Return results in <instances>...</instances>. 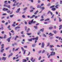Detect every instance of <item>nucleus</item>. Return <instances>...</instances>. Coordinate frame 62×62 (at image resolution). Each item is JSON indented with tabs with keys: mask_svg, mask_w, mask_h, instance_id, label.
Instances as JSON below:
<instances>
[{
	"mask_svg": "<svg viewBox=\"0 0 62 62\" xmlns=\"http://www.w3.org/2000/svg\"><path fill=\"white\" fill-rule=\"evenodd\" d=\"M7 2V1H6L4 2V4H5L4 5V7H7L8 8H10V5H8V6H7V5H6V4H7V3H6Z\"/></svg>",
	"mask_w": 62,
	"mask_h": 62,
	"instance_id": "nucleus-1",
	"label": "nucleus"
},
{
	"mask_svg": "<svg viewBox=\"0 0 62 62\" xmlns=\"http://www.w3.org/2000/svg\"><path fill=\"white\" fill-rule=\"evenodd\" d=\"M55 53L54 51L51 52L50 55H55Z\"/></svg>",
	"mask_w": 62,
	"mask_h": 62,
	"instance_id": "nucleus-2",
	"label": "nucleus"
},
{
	"mask_svg": "<svg viewBox=\"0 0 62 62\" xmlns=\"http://www.w3.org/2000/svg\"><path fill=\"white\" fill-rule=\"evenodd\" d=\"M35 17V18L36 19V18H38V16H35V15H33L32 16L30 17L31 18H33V17Z\"/></svg>",
	"mask_w": 62,
	"mask_h": 62,
	"instance_id": "nucleus-3",
	"label": "nucleus"
},
{
	"mask_svg": "<svg viewBox=\"0 0 62 62\" xmlns=\"http://www.w3.org/2000/svg\"><path fill=\"white\" fill-rule=\"evenodd\" d=\"M45 45V44L43 42H42V48H44V45Z\"/></svg>",
	"mask_w": 62,
	"mask_h": 62,
	"instance_id": "nucleus-4",
	"label": "nucleus"
},
{
	"mask_svg": "<svg viewBox=\"0 0 62 62\" xmlns=\"http://www.w3.org/2000/svg\"><path fill=\"white\" fill-rule=\"evenodd\" d=\"M3 10H4V11H7V10H8V8H4L3 9Z\"/></svg>",
	"mask_w": 62,
	"mask_h": 62,
	"instance_id": "nucleus-5",
	"label": "nucleus"
},
{
	"mask_svg": "<svg viewBox=\"0 0 62 62\" xmlns=\"http://www.w3.org/2000/svg\"><path fill=\"white\" fill-rule=\"evenodd\" d=\"M20 10V8H19L17 10V11H16V13H18V12H19Z\"/></svg>",
	"mask_w": 62,
	"mask_h": 62,
	"instance_id": "nucleus-6",
	"label": "nucleus"
},
{
	"mask_svg": "<svg viewBox=\"0 0 62 62\" xmlns=\"http://www.w3.org/2000/svg\"><path fill=\"white\" fill-rule=\"evenodd\" d=\"M33 22V20H31V21H29V23L30 24H31L32 23V22Z\"/></svg>",
	"mask_w": 62,
	"mask_h": 62,
	"instance_id": "nucleus-7",
	"label": "nucleus"
},
{
	"mask_svg": "<svg viewBox=\"0 0 62 62\" xmlns=\"http://www.w3.org/2000/svg\"><path fill=\"white\" fill-rule=\"evenodd\" d=\"M11 37H10L7 40L8 42H10V39H11Z\"/></svg>",
	"mask_w": 62,
	"mask_h": 62,
	"instance_id": "nucleus-8",
	"label": "nucleus"
},
{
	"mask_svg": "<svg viewBox=\"0 0 62 62\" xmlns=\"http://www.w3.org/2000/svg\"><path fill=\"white\" fill-rule=\"evenodd\" d=\"M53 32H54V34H56V33H57V31H55V30L53 31Z\"/></svg>",
	"mask_w": 62,
	"mask_h": 62,
	"instance_id": "nucleus-9",
	"label": "nucleus"
},
{
	"mask_svg": "<svg viewBox=\"0 0 62 62\" xmlns=\"http://www.w3.org/2000/svg\"><path fill=\"white\" fill-rule=\"evenodd\" d=\"M18 28H20V27L17 26L15 28V29L16 30H17V29Z\"/></svg>",
	"mask_w": 62,
	"mask_h": 62,
	"instance_id": "nucleus-10",
	"label": "nucleus"
},
{
	"mask_svg": "<svg viewBox=\"0 0 62 62\" xmlns=\"http://www.w3.org/2000/svg\"><path fill=\"white\" fill-rule=\"evenodd\" d=\"M33 58H31V61H32V62H34V61H35V60H33Z\"/></svg>",
	"mask_w": 62,
	"mask_h": 62,
	"instance_id": "nucleus-11",
	"label": "nucleus"
},
{
	"mask_svg": "<svg viewBox=\"0 0 62 62\" xmlns=\"http://www.w3.org/2000/svg\"><path fill=\"white\" fill-rule=\"evenodd\" d=\"M41 9H42V10H44V9H45V8L44 7H42L41 8Z\"/></svg>",
	"mask_w": 62,
	"mask_h": 62,
	"instance_id": "nucleus-12",
	"label": "nucleus"
},
{
	"mask_svg": "<svg viewBox=\"0 0 62 62\" xmlns=\"http://www.w3.org/2000/svg\"><path fill=\"white\" fill-rule=\"evenodd\" d=\"M50 48H52V47H54V46L53 45H50L49 46Z\"/></svg>",
	"mask_w": 62,
	"mask_h": 62,
	"instance_id": "nucleus-13",
	"label": "nucleus"
},
{
	"mask_svg": "<svg viewBox=\"0 0 62 62\" xmlns=\"http://www.w3.org/2000/svg\"><path fill=\"white\" fill-rule=\"evenodd\" d=\"M23 62H25L26 61V60L25 59H23L22 60Z\"/></svg>",
	"mask_w": 62,
	"mask_h": 62,
	"instance_id": "nucleus-14",
	"label": "nucleus"
},
{
	"mask_svg": "<svg viewBox=\"0 0 62 62\" xmlns=\"http://www.w3.org/2000/svg\"><path fill=\"white\" fill-rule=\"evenodd\" d=\"M62 25H61L59 26V30H60L61 28H62Z\"/></svg>",
	"mask_w": 62,
	"mask_h": 62,
	"instance_id": "nucleus-15",
	"label": "nucleus"
},
{
	"mask_svg": "<svg viewBox=\"0 0 62 62\" xmlns=\"http://www.w3.org/2000/svg\"><path fill=\"white\" fill-rule=\"evenodd\" d=\"M2 60H5L6 59V58L5 57H3L2 58Z\"/></svg>",
	"mask_w": 62,
	"mask_h": 62,
	"instance_id": "nucleus-16",
	"label": "nucleus"
},
{
	"mask_svg": "<svg viewBox=\"0 0 62 62\" xmlns=\"http://www.w3.org/2000/svg\"><path fill=\"white\" fill-rule=\"evenodd\" d=\"M40 31L43 32V31H44V28H43L42 29H41L40 30Z\"/></svg>",
	"mask_w": 62,
	"mask_h": 62,
	"instance_id": "nucleus-17",
	"label": "nucleus"
},
{
	"mask_svg": "<svg viewBox=\"0 0 62 62\" xmlns=\"http://www.w3.org/2000/svg\"><path fill=\"white\" fill-rule=\"evenodd\" d=\"M19 36H18L17 35L16 36V37L15 38V40H16V39H17V38H18Z\"/></svg>",
	"mask_w": 62,
	"mask_h": 62,
	"instance_id": "nucleus-18",
	"label": "nucleus"
},
{
	"mask_svg": "<svg viewBox=\"0 0 62 62\" xmlns=\"http://www.w3.org/2000/svg\"><path fill=\"white\" fill-rule=\"evenodd\" d=\"M55 8H53L52 9V10H53V11H54V10H55Z\"/></svg>",
	"mask_w": 62,
	"mask_h": 62,
	"instance_id": "nucleus-19",
	"label": "nucleus"
},
{
	"mask_svg": "<svg viewBox=\"0 0 62 62\" xmlns=\"http://www.w3.org/2000/svg\"><path fill=\"white\" fill-rule=\"evenodd\" d=\"M26 34L28 35H30L31 34V33H28L27 32V33Z\"/></svg>",
	"mask_w": 62,
	"mask_h": 62,
	"instance_id": "nucleus-20",
	"label": "nucleus"
},
{
	"mask_svg": "<svg viewBox=\"0 0 62 62\" xmlns=\"http://www.w3.org/2000/svg\"><path fill=\"white\" fill-rule=\"evenodd\" d=\"M28 40L29 41H32V38H31L30 39H28Z\"/></svg>",
	"mask_w": 62,
	"mask_h": 62,
	"instance_id": "nucleus-21",
	"label": "nucleus"
},
{
	"mask_svg": "<svg viewBox=\"0 0 62 62\" xmlns=\"http://www.w3.org/2000/svg\"><path fill=\"white\" fill-rule=\"evenodd\" d=\"M7 12L8 13H10V11L9 10H8L7 11Z\"/></svg>",
	"mask_w": 62,
	"mask_h": 62,
	"instance_id": "nucleus-22",
	"label": "nucleus"
},
{
	"mask_svg": "<svg viewBox=\"0 0 62 62\" xmlns=\"http://www.w3.org/2000/svg\"><path fill=\"white\" fill-rule=\"evenodd\" d=\"M14 16V15H10V18H12V17H13Z\"/></svg>",
	"mask_w": 62,
	"mask_h": 62,
	"instance_id": "nucleus-23",
	"label": "nucleus"
},
{
	"mask_svg": "<svg viewBox=\"0 0 62 62\" xmlns=\"http://www.w3.org/2000/svg\"><path fill=\"white\" fill-rule=\"evenodd\" d=\"M59 22H61V21H62V20L61 19V18H59Z\"/></svg>",
	"mask_w": 62,
	"mask_h": 62,
	"instance_id": "nucleus-24",
	"label": "nucleus"
},
{
	"mask_svg": "<svg viewBox=\"0 0 62 62\" xmlns=\"http://www.w3.org/2000/svg\"><path fill=\"white\" fill-rule=\"evenodd\" d=\"M19 49V47H18L17 48H16V50H15V52H16V51H18V49Z\"/></svg>",
	"mask_w": 62,
	"mask_h": 62,
	"instance_id": "nucleus-25",
	"label": "nucleus"
},
{
	"mask_svg": "<svg viewBox=\"0 0 62 62\" xmlns=\"http://www.w3.org/2000/svg\"><path fill=\"white\" fill-rule=\"evenodd\" d=\"M4 49H1L0 50L1 52V53H2V52H3V51H4Z\"/></svg>",
	"mask_w": 62,
	"mask_h": 62,
	"instance_id": "nucleus-26",
	"label": "nucleus"
},
{
	"mask_svg": "<svg viewBox=\"0 0 62 62\" xmlns=\"http://www.w3.org/2000/svg\"><path fill=\"white\" fill-rule=\"evenodd\" d=\"M50 13V14H51V15H52V12H51V11H49L48 12V13Z\"/></svg>",
	"mask_w": 62,
	"mask_h": 62,
	"instance_id": "nucleus-27",
	"label": "nucleus"
},
{
	"mask_svg": "<svg viewBox=\"0 0 62 62\" xmlns=\"http://www.w3.org/2000/svg\"><path fill=\"white\" fill-rule=\"evenodd\" d=\"M21 49L22 50V51H24V49H23V48L22 47H21Z\"/></svg>",
	"mask_w": 62,
	"mask_h": 62,
	"instance_id": "nucleus-28",
	"label": "nucleus"
},
{
	"mask_svg": "<svg viewBox=\"0 0 62 62\" xmlns=\"http://www.w3.org/2000/svg\"><path fill=\"white\" fill-rule=\"evenodd\" d=\"M50 45V43H48L47 45V46H49Z\"/></svg>",
	"mask_w": 62,
	"mask_h": 62,
	"instance_id": "nucleus-29",
	"label": "nucleus"
},
{
	"mask_svg": "<svg viewBox=\"0 0 62 62\" xmlns=\"http://www.w3.org/2000/svg\"><path fill=\"white\" fill-rule=\"evenodd\" d=\"M59 6V5H56V6L55 7L57 8H58V7Z\"/></svg>",
	"mask_w": 62,
	"mask_h": 62,
	"instance_id": "nucleus-30",
	"label": "nucleus"
},
{
	"mask_svg": "<svg viewBox=\"0 0 62 62\" xmlns=\"http://www.w3.org/2000/svg\"><path fill=\"white\" fill-rule=\"evenodd\" d=\"M44 5V4H43V3H42L41 4V6H40V8L41 7V6H43Z\"/></svg>",
	"mask_w": 62,
	"mask_h": 62,
	"instance_id": "nucleus-31",
	"label": "nucleus"
},
{
	"mask_svg": "<svg viewBox=\"0 0 62 62\" xmlns=\"http://www.w3.org/2000/svg\"><path fill=\"white\" fill-rule=\"evenodd\" d=\"M13 2H14V3H17V1H15V0H13Z\"/></svg>",
	"mask_w": 62,
	"mask_h": 62,
	"instance_id": "nucleus-32",
	"label": "nucleus"
},
{
	"mask_svg": "<svg viewBox=\"0 0 62 62\" xmlns=\"http://www.w3.org/2000/svg\"><path fill=\"white\" fill-rule=\"evenodd\" d=\"M38 11H36V12H35L34 13V14H37V13L38 12Z\"/></svg>",
	"mask_w": 62,
	"mask_h": 62,
	"instance_id": "nucleus-33",
	"label": "nucleus"
},
{
	"mask_svg": "<svg viewBox=\"0 0 62 62\" xmlns=\"http://www.w3.org/2000/svg\"><path fill=\"white\" fill-rule=\"evenodd\" d=\"M50 20L49 18H47L45 20V21H49Z\"/></svg>",
	"mask_w": 62,
	"mask_h": 62,
	"instance_id": "nucleus-34",
	"label": "nucleus"
},
{
	"mask_svg": "<svg viewBox=\"0 0 62 62\" xmlns=\"http://www.w3.org/2000/svg\"><path fill=\"white\" fill-rule=\"evenodd\" d=\"M53 27H50L49 28V29H50V30L52 29H53Z\"/></svg>",
	"mask_w": 62,
	"mask_h": 62,
	"instance_id": "nucleus-35",
	"label": "nucleus"
},
{
	"mask_svg": "<svg viewBox=\"0 0 62 62\" xmlns=\"http://www.w3.org/2000/svg\"><path fill=\"white\" fill-rule=\"evenodd\" d=\"M19 3H17L16 5V6H17V7H19V6H17L19 5Z\"/></svg>",
	"mask_w": 62,
	"mask_h": 62,
	"instance_id": "nucleus-36",
	"label": "nucleus"
},
{
	"mask_svg": "<svg viewBox=\"0 0 62 62\" xmlns=\"http://www.w3.org/2000/svg\"><path fill=\"white\" fill-rule=\"evenodd\" d=\"M61 46H59V45H57V47H60Z\"/></svg>",
	"mask_w": 62,
	"mask_h": 62,
	"instance_id": "nucleus-37",
	"label": "nucleus"
},
{
	"mask_svg": "<svg viewBox=\"0 0 62 62\" xmlns=\"http://www.w3.org/2000/svg\"><path fill=\"white\" fill-rule=\"evenodd\" d=\"M27 7H26L24 9V10H26L27 9Z\"/></svg>",
	"mask_w": 62,
	"mask_h": 62,
	"instance_id": "nucleus-38",
	"label": "nucleus"
},
{
	"mask_svg": "<svg viewBox=\"0 0 62 62\" xmlns=\"http://www.w3.org/2000/svg\"><path fill=\"white\" fill-rule=\"evenodd\" d=\"M24 47L25 48H27V46H24Z\"/></svg>",
	"mask_w": 62,
	"mask_h": 62,
	"instance_id": "nucleus-39",
	"label": "nucleus"
},
{
	"mask_svg": "<svg viewBox=\"0 0 62 62\" xmlns=\"http://www.w3.org/2000/svg\"><path fill=\"white\" fill-rule=\"evenodd\" d=\"M50 62H53V59H50Z\"/></svg>",
	"mask_w": 62,
	"mask_h": 62,
	"instance_id": "nucleus-40",
	"label": "nucleus"
},
{
	"mask_svg": "<svg viewBox=\"0 0 62 62\" xmlns=\"http://www.w3.org/2000/svg\"><path fill=\"white\" fill-rule=\"evenodd\" d=\"M13 54H12V53H11V54L9 56H9H11V55H12Z\"/></svg>",
	"mask_w": 62,
	"mask_h": 62,
	"instance_id": "nucleus-41",
	"label": "nucleus"
},
{
	"mask_svg": "<svg viewBox=\"0 0 62 62\" xmlns=\"http://www.w3.org/2000/svg\"><path fill=\"white\" fill-rule=\"evenodd\" d=\"M35 39L36 40H38V37H36L35 38Z\"/></svg>",
	"mask_w": 62,
	"mask_h": 62,
	"instance_id": "nucleus-42",
	"label": "nucleus"
},
{
	"mask_svg": "<svg viewBox=\"0 0 62 62\" xmlns=\"http://www.w3.org/2000/svg\"><path fill=\"white\" fill-rule=\"evenodd\" d=\"M50 50H51V51H54V49L53 48H51L50 49Z\"/></svg>",
	"mask_w": 62,
	"mask_h": 62,
	"instance_id": "nucleus-43",
	"label": "nucleus"
},
{
	"mask_svg": "<svg viewBox=\"0 0 62 62\" xmlns=\"http://www.w3.org/2000/svg\"><path fill=\"white\" fill-rule=\"evenodd\" d=\"M27 26L25 27V30H27Z\"/></svg>",
	"mask_w": 62,
	"mask_h": 62,
	"instance_id": "nucleus-44",
	"label": "nucleus"
},
{
	"mask_svg": "<svg viewBox=\"0 0 62 62\" xmlns=\"http://www.w3.org/2000/svg\"><path fill=\"white\" fill-rule=\"evenodd\" d=\"M26 51V50H25L24 51V53H23V54H25V51Z\"/></svg>",
	"mask_w": 62,
	"mask_h": 62,
	"instance_id": "nucleus-45",
	"label": "nucleus"
},
{
	"mask_svg": "<svg viewBox=\"0 0 62 62\" xmlns=\"http://www.w3.org/2000/svg\"><path fill=\"white\" fill-rule=\"evenodd\" d=\"M39 6H40L39 5H38L37 6V8H39Z\"/></svg>",
	"mask_w": 62,
	"mask_h": 62,
	"instance_id": "nucleus-46",
	"label": "nucleus"
},
{
	"mask_svg": "<svg viewBox=\"0 0 62 62\" xmlns=\"http://www.w3.org/2000/svg\"><path fill=\"white\" fill-rule=\"evenodd\" d=\"M41 56H40L39 58V60H40V59H41Z\"/></svg>",
	"mask_w": 62,
	"mask_h": 62,
	"instance_id": "nucleus-47",
	"label": "nucleus"
},
{
	"mask_svg": "<svg viewBox=\"0 0 62 62\" xmlns=\"http://www.w3.org/2000/svg\"><path fill=\"white\" fill-rule=\"evenodd\" d=\"M29 30H30V29L29 28L28 29H27V32H28V31H29Z\"/></svg>",
	"mask_w": 62,
	"mask_h": 62,
	"instance_id": "nucleus-48",
	"label": "nucleus"
},
{
	"mask_svg": "<svg viewBox=\"0 0 62 62\" xmlns=\"http://www.w3.org/2000/svg\"><path fill=\"white\" fill-rule=\"evenodd\" d=\"M34 28H36V29H37V26H34Z\"/></svg>",
	"mask_w": 62,
	"mask_h": 62,
	"instance_id": "nucleus-49",
	"label": "nucleus"
},
{
	"mask_svg": "<svg viewBox=\"0 0 62 62\" xmlns=\"http://www.w3.org/2000/svg\"><path fill=\"white\" fill-rule=\"evenodd\" d=\"M1 30H3V29H4V28H3V27H1Z\"/></svg>",
	"mask_w": 62,
	"mask_h": 62,
	"instance_id": "nucleus-50",
	"label": "nucleus"
},
{
	"mask_svg": "<svg viewBox=\"0 0 62 62\" xmlns=\"http://www.w3.org/2000/svg\"><path fill=\"white\" fill-rule=\"evenodd\" d=\"M22 17H23V18H25V16L24 15H23L22 16Z\"/></svg>",
	"mask_w": 62,
	"mask_h": 62,
	"instance_id": "nucleus-51",
	"label": "nucleus"
},
{
	"mask_svg": "<svg viewBox=\"0 0 62 62\" xmlns=\"http://www.w3.org/2000/svg\"><path fill=\"white\" fill-rule=\"evenodd\" d=\"M54 7V5L53 6L50 7V8H53V7Z\"/></svg>",
	"mask_w": 62,
	"mask_h": 62,
	"instance_id": "nucleus-52",
	"label": "nucleus"
},
{
	"mask_svg": "<svg viewBox=\"0 0 62 62\" xmlns=\"http://www.w3.org/2000/svg\"><path fill=\"white\" fill-rule=\"evenodd\" d=\"M3 56H6V54H5V53L3 54Z\"/></svg>",
	"mask_w": 62,
	"mask_h": 62,
	"instance_id": "nucleus-53",
	"label": "nucleus"
},
{
	"mask_svg": "<svg viewBox=\"0 0 62 62\" xmlns=\"http://www.w3.org/2000/svg\"><path fill=\"white\" fill-rule=\"evenodd\" d=\"M43 36L44 37H46V35H45V34H43Z\"/></svg>",
	"mask_w": 62,
	"mask_h": 62,
	"instance_id": "nucleus-54",
	"label": "nucleus"
},
{
	"mask_svg": "<svg viewBox=\"0 0 62 62\" xmlns=\"http://www.w3.org/2000/svg\"><path fill=\"white\" fill-rule=\"evenodd\" d=\"M7 15V14L6 13H4L3 14V15Z\"/></svg>",
	"mask_w": 62,
	"mask_h": 62,
	"instance_id": "nucleus-55",
	"label": "nucleus"
},
{
	"mask_svg": "<svg viewBox=\"0 0 62 62\" xmlns=\"http://www.w3.org/2000/svg\"><path fill=\"white\" fill-rule=\"evenodd\" d=\"M51 5V4L50 3H49L48 4H47V6H49Z\"/></svg>",
	"mask_w": 62,
	"mask_h": 62,
	"instance_id": "nucleus-56",
	"label": "nucleus"
},
{
	"mask_svg": "<svg viewBox=\"0 0 62 62\" xmlns=\"http://www.w3.org/2000/svg\"><path fill=\"white\" fill-rule=\"evenodd\" d=\"M51 35L52 33H50L48 34V35H50V36H51Z\"/></svg>",
	"mask_w": 62,
	"mask_h": 62,
	"instance_id": "nucleus-57",
	"label": "nucleus"
},
{
	"mask_svg": "<svg viewBox=\"0 0 62 62\" xmlns=\"http://www.w3.org/2000/svg\"><path fill=\"white\" fill-rule=\"evenodd\" d=\"M21 36L22 37H24L25 36L24 35H22Z\"/></svg>",
	"mask_w": 62,
	"mask_h": 62,
	"instance_id": "nucleus-58",
	"label": "nucleus"
},
{
	"mask_svg": "<svg viewBox=\"0 0 62 62\" xmlns=\"http://www.w3.org/2000/svg\"><path fill=\"white\" fill-rule=\"evenodd\" d=\"M12 25L13 26H14V27L15 26V24H12Z\"/></svg>",
	"mask_w": 62,
	"mask_h": 62,
	"instance_id": "nucleus-59",
	"label": "nucleus"
},
{
	"mask_svg": "<svg viewBox=\"0 0 62 62\" xmlns=\"http://www.w3.org/2000/svg\"><path fill=\"white\" fill-rule=\"evenodd\" d=\"M43 20H44V19H41L40 20V21H43Z\"/></svg>",
	"mask_w": 62,
	"mask_h": 62,
	"instance_id": "nucleus-60",
	"label": "nucleus"
},
{
	"mask_svg": "<svg viewBox=\"0 0 62 62\" xmlns=\"http://www.w3.org/2000/svg\"><path fill=\"white\" fill-rule=\"evenodd\" d=\"M32 46L33 47H34L35 46V45H32Z\"/></svg>",
	"mask_w": 62,
	"mask_h": 62,
	"instance_id": "nucleus-61",
	"label": "nucleus"
},
{
	"mask_svg": "<svg viewBox=\"0 0 62 62\" xmlns=\"http://www.w3.org/2000/svg\"><path fill=\"white\" fill-rule=\"evenodd\" d=\"M32 40H35V38H32Z\"/></svg>",
	"mask_w": 62,
	"mask_h": 62,
	"instance_id": "nucleus-62",
	"label": "nucleus"
},
{
	"mask_svg": "<svg viewBox=\"0 0 62 62\" xmlns=\"http://www.w3.org/2000/svg\"><path fill=\"white\" fill-rule=\"evenodd\" d=\"M5 22V21L3 20L2 21V23H4Z\"/></svg>",
	"mask_w": 62,
	"mask_h": 62,
	"instance_id": "nucleus-63",
	"label": "nucleus"
},
{
	"mask_svg": "<svg viewBox=\"0 0 62 62\" xmlns=\"http://www.w3.org/2000/svg\"><path fill=\"white\" fill-rule=\"evenodd\" d=\"M13 7H14V6H15V3L13 5Z\"/></svg>",
	"mask_w": 62,
	"mask_h": 62,
	"instance_id": "nucleus-64",
	"label": "nucleus"
}]
</instances>
